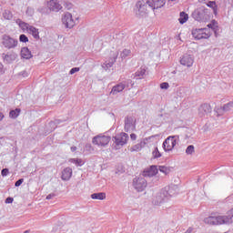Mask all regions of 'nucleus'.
<instances>
[{
    "instance_id": "nucleus-55",
    "label": "nucleus",
    "mask_w": 233,
    "mask_h": 233,
    "mask_svg": "<svg viewBox=\"0 0 233 233\" xmlns=\"http://www.w3.org/2000/svg\"><path fill=\"white\" fill-rule=\"evenodd\" d=\"M76 150H77V147L76 146L71 147V152H76Z\"/></svg>"
},
{
    "instance_id": "nucleus-34",
    "label": "nucleus",
    "mask_w": 233,
    "mask_h": 233,
    "mask_svg": "<svg viewBox=\"0 0 233 233\" xmlns=\"http://www.w3.org/2000/svg\"><path fill=\"white\" fill-rule=\"evenodd\" d=\"M232 108H233V101L228 102L223 106V110H225V112H230Z\"/></svg>"
},
{
    "instance_id": "nucleus-26",
    "label": "nucleus",
    "mask_w": 233,
    "mask_h": 233,
    "mask_svg": "<svg viewBox=\"0 0 233 233\" xmlns=\"http://www.w3.org/2000/svg\"><path fill=\"white\" fill-rule=\"evenodd\" d=\"M16 23L20 26V28H22V30H27L28 31L30 26H31L28 23L24 22L21 19H17Z\"/></svg>"
},
{
    "instance_id": "nucleus-41",
    "label": "nucleus",
    "mask_w": 233,
    "mask_h": 233,
    "mask_svg": "<svg viewBox=\"0 0 233 233\" xmlns=\"http://www.w3.org/2000/svg\"><path fill=\"white\" fill-rule=\"evenodd\" d=\"M35 12V11L34 7H27L25 14L29 17H32V15H34Z\"/></svg>"
},
{
    "instance_id": "nucleus-56",
    "label": "nucleus",
    "mask_w": 233,
    "mask_h": 233,
    "mask_svg": "<svg viewBox=\"0 0 233 233\" xmlns=\"http://www.w3.org/2000/svg\"><path fill=\"white\" fill-rule=\"evenodd\" d=\"M214 15H218V5L213 9Z\"/></svg>"
},
{
    "instance_id": "nucleus-22",
    "label": "nucleus",
    "mask_w": 233,
    "mask_h": 233,
    "mask_svg": "<svg viewBox=\"0 0 233 233\" xmlns=\"http://www.w3.org/2000/svg\"><path fill=\"white\" fill-rule=\"evenodd\" d=\"M20 56L23 59H32L34 57V56H32V51L28 49V47H23Z\"/></svg>"
},
{
    "instance_id": "nucleus-25",
    "label": "nucleus",
    "mask_w": 233,
    "mask_h": 233,
    "mask_svg": "<svg viewBox=\"0 0 233 233\" xmlns=\"http://www.w3.org/2000/svg\"><path fill=\"white\" fill-rule=\"evenodd\" d=\"M146 143L145 141H141L140 143L133 146L130 149L131 152H139L143 149V147H145Z\"/></svg>"
},
{
    "instance_id": "nucleus-60",
    "label": "nucleus",
    "mask_w": 233,
    "mask_h": 233,
    "mask_svg": "<svg viewBox=\"0 0 233 233\" xmlns=\"http://www.w3.org/2000/svg\"><path fill=\"white\" fill-rule=\"evenodd\" d=\"M38 12H40L41 14H43V13H44V12H43V8L38 9Z\"/></svg>"
},
{
    "instance_id": "nucleus-3",
    "label": "nucleus",
    "mask_w": 233,
    "mask_h": 233,
    "mask_svg": "<svg viewBox=\"0 0 233 233\" xmlns=\"http://www.w3.org/2000/svg\"><path fill=\"white\" fill-rule=\"evenodd\" d=\"M130 86H134V82L131 79L124 80L114 86L111 89L110 94H112V96H117V94L123 92L125 88L130 90Z\"/></svg>"
},
{
    "instance_id": "nucleus-54",
    "label": "nucleus",
    "mask_w": 233,
    "mask_h": 233,
    "mask_svg": "<svg viewBox=\"0 0 233 233\" xmlns=\"http://www.w3.org/2000/svg\"><path fill=\"white\" fill-rule=\"evenodd\" d=\"M193 230V228H188L185 233H192Z\"/></svg>"
},
{
    "instance_id": "nucleus-36",
    "label": "nucleus",
    "mask_w": 233,
    "mask_h": 233,
    "mask_svg": "<svg viewBox=\"0 0 233 233\" xmlns=\"http://www.w3.org/2000/svg\"><path fill=\"white\" fill-rule=\"evenodd\" d=\"M157 170L159 172H162V174H165V176H167V174H168V172H170V170L168 169V167H165V166H159Z\"/></svg>"
},
{
    "instance_id": "nucleus-28",
    "label": "nucleus",
    "mask_w": 233,
    "mask_h": 233,
    "mask_svg": "<svg viewBox=\"0 0 233 233\" xmlns=\"http://www.w3.org/2000/svg\"><path fill=\"white\" fill-rule=\"evenodd\" d=\"M106 194L103 193V192L93 193L91 195V199H100V200H103V199H106Z\"/></svg>"
},
{
    "instance_id": "nucleus-53",
    "label": "nucleus",
    "mask_w": 233,
    "mask_h": 233,
    "mask_svg": "<svg viewBox=\"0 0 233 233\" xmlns=\"http://www.w3.org/2000/svg\"><path fill=\"white\" fill-rule=\"evenodd\" d=\"M52 198H56V194L51 193V194L47 195L46 199H52Z\"/></svg>"
},
{
    "instance_id": "nucleus-64",
    "label": "nucleus",
    "mask_w": 233,
    "mask_h": 233,
    "mask_svg": "<svg viewBox=\"0 0 233 233\" xmlns=\"http://www.w3.org/2000/svg\"><path fill=\"white\" fill-rule=\"evenodd\" d=\"M24 233H28V230H25Z\"/></svg>"
},
{
    "instance_id": "nucleus-24",
    "label": "nucleus",
    "mask_w": 233,
    "mask_h": 233,
    "mask_svg": "<svg viewBox=\"0 0 233 233\" xmlns=\"http://www.w3.org/2000/svg\"><path fill=\"white\" fill-rule=\"evenodd\" d=\"M28 34H31L35 39H39V29L31 25L27 30Z\"/></svg>"
},
{
    "instance_id": "nucleus-40",
    "label": "nucleus",
    "mask_w": 233,
    "mask_h": 233,
    "mask_svg": "<svg viewBox=\"0 0 233 233\" xmlns=\"http://www.w3.org/2000/svg\"><path fill=\"white\" fill-rule=\"evenodd\" d=\"M114 66V62H105L102 65V68H105V70H108V68H112Z\"/></svg>"
},
{
    "instance_id": "nucleus-10",
    "label": "nucleus",
    "mask_w": 233,
    "mask_h": 233,
    "mask_svg": "<svg viewBox=\"0 0 233 233\" xmlns=\"http://www.w3.org/2000/svg\"><path fill=\"white\" fill-rule=\"evenodd\" d=\"M133 187L137 192H143L147 188V179L145 177H135L133 179Z\"/></svg>"
},
{
    "instance_id": "nucleus-45",
    "label": "nucleus",
    "mask_w": 233,
    "mask_h": 233,
    "mask_svg": "<svg viewBox=\"0 0 233 233\" xmlns=\"http://www.w3.org/2000/svg\"><path fill=\"white\" fill-rule=\"evenodd\" d=\"M207 6H208L209 8H212V10L218 6V5H216V1H208L207 3Z\"/></svg>"
},
{
    "instance_id": "nucleus-19",
    "label": "nucleus",
    "mask_w": 233,
    "mask_h": 233,
    "mask_svg": "<svg viewBox=\"0 0 233 233\" xmlns=\"http://www.w3.org/2000/svg\"><path fill=\"white\" fill-rule=\"evenodd\" d=\"M158 172L157 166H150L149 168L145 169L143 172L144 177H154Z\"/></svg>"
},
{
    "instance_id": "nucleus-12",
    "label": "nucleus",
    "mask_w": 233,
    "mask_h": 233,
    "mask_svg": "<svg viewBox=\"0 0 233 233\" xmlns=\"http://www.w3.org/2000/svg\"><path fill=\"white\" fill-rule=\"evenodd\" d=\"M162 190H164V194L168 199L173 198V196H177V194H179V187L176 184H171L169 187H165Z\"/></svg>"
},
{
    "instance_id": "nucleus-33",
    "label": "nucleus",
    "mask_w": 233,
    "mask_h": 233,
    "mask_svg": "<svg viewBox=\"0 0 233 233\" xmlns=\"http://www.w3.org/2000/svg\"><path fill=\"white\" fill-rule=\"evenodd\" d=\"M155 3V8L156 10L159 8H163L165 6V0H153Z\"/></svg>"
},
{
    "instance_id": "nucleus-35",
    "label": "nucleus",
    "mask_w": 233,
    "mask_h": 233,
    "mask_svg": "<svg viewBox=\"0 0 233 233\" xmlns=\"http://www.w3.org/2000/svg\"><path fill=\"white\" fill-rule=\"evenodd\" d=\"M152 156L154 159H159L161 157V152H159V149L157 147H155L154 151L152 152Z\"/></svg>"
},
{
    "instance_id": "nucleus-31",
    "label": "nucleus",
    "mask_w": 233,
    "mask_h": 233,
    "mask_svg": "<svg viewBox=\"0 0 233 233\" xmlns=\"http://www.w3.org/2000/svg\"><path fill=\"white\" fill-rule=\"evenodd\" d=\"M69 163H73L76 167H83L85 165V162L81 158H70Z\"/></svg>"
},
{
    "instance_id": "nucleus-59",
    "label": "nucleus",
    "mask_w": 233,
    "mask_h": 233,
    "mask_svg": "<svg viewBox=\"0 0 233 233\" xmlns=\"http://www.w3.org/2000/svg\"><path fill=\"white\" fill-rule=\"evenodd\" d=\"M207 0H198V3H205Z\"/></svg>"
},
{
    "instance_id": "nucleus-5",
    "label": "nucleus",
    "mask_w": 233,
    "mask_h": 233,
    "mask_svg": "<svg viewBox=\"0 0 233 233\" xmlns=\"http://www.w3.org/2000/svg\"><path fill=\"white\" fill-rule=\"evenodd\" d=\"M192 17L195 19V21H207L208 19V9L206 8L205 6H200L197 8L193 13H192Z\"/></svg>"
},
{
    "instance_id": "nucleus-29",
    "label": "nucleus",
    "mask_w": 233,
    "mask_h": 233,
    "mask_svg": "<svg viewBox=\"0 0 233 233\" xmlns=\"http://www.w3.org/2000/svg\"><path fill=\"white\" fill-rule=\"evenodd\" d=\"M180 25H185L188 21V15L185 12H180V17L178 18Z\"/></svg>"
},
{
    "instance_id": "nucleus-58",
    "label": "nucleus",
    "mask_w": 233,
    "mask_h": 233,
    "mask_svg": "<svg viewBox=\"0 0 233 233\" xmlns=\"http://www.w3.org/2000/svg\"><path fill=\"white\" fill-rule=\"evenodd\" d=\"M67 8H72V4H68Z\"/></svg>"
},
{
    "instance_id": "nucleus-8",
    "label": "nucleus",
    "mask_w": 233,
    "mask_h": 233,
    "mask_svg": "<svg viewBox=\"0 0 233 233\" xmlns=\"http://www.w3.org/2000/svg\"><path fill=\"white\" fill-rule=\"evenodd\" d=\"M111 137L105 135H97L93 137L92 143L93 145H96V147H106L108 143H110Z\"/></svg>"
},
{
    "instance_id": "nucleus-11",
    "label": "nucleus",
    "mask_w": 233,
    "mask_h": 233,
    "mask_svg": "<svg viewBox=\"0 0 233 233\" xmlns=\"http://www.w3.org/2000/svg\"><path fill=\"white\" fill-rule=\"evenodd\" d=\"M136 117L135 116H126L124 123V129L126 132H134L136 130Z\"/></svg>"
},
{
    "instance_id": "nucleus-20",
    "label": "nucleus",
    "mask_w": 233,
    "mask_h": 233,
    "mask_svg": "<svg viewBox=\"0 0 233 233\" xmlns=\"http://www.w3.org/2000/svg\"><path fill=\"white\" fill-rule=\"evenodd\" d=\"M208 28H211V30L215 34V37H218L219 35V25L218 24V21L212 20L208 25Z\"/></svg>"
},
{
    "instance_id": "nucleus-43",
    "label": "nucleus",
    "mask_w": 233,
    "mask_h": 233,
    "mask_svg": "<svg viewBox=\"0 0 233 233\" xmlns=\"http://www.w3.org/2000/svg\"><path fill=\"white\" fill-rule=\"evenodd\" d=\"M85 150L86 152H94V147H92V144L87 143L86 144Z\"/></svg>"
},
{
    "instance_id": "nucleus-39",
    "label": "nucleus",
    "mask_w": 233,
    "mask_h": 233,
    "mask_svg": "<svg viewBox=\"0 0 233 233\" xmlns=\"http://www.w3.org/2000/svg\"><path fill=\"white\" fill-rule=\"evenodd\" d=\"M146 6H149V8H151L152 10H156V4L154 0H147L146 2Z\"/></svg>"
},
{
    "instance_id": "nucleus-21",
    "label": "nucleus",
    "mask_w": 233,
    "mask_h": 233,
    "mask_svg": "<svg viewBox=\"0 0 233 233\" xmlns=\"http://www.w3.org/2000/svg\"><path fill=\"white\" fill-rule=\"evenodd\" d=\"M72 174H73L72 168L71 167H66L62 171L61 179L63 181H70V177H72Z\"/></svg>"
},
{
    "instance_id": "nucleus-13",
    "label": "nucleus",
    "mask_w": 233,
    "mask_h": 233,
    "mask_svg": "<svg viewBox=\"0 0 233 233\" xmlns=\"http://www.w3.org/2000/svg\"><path fill=\"white\" fill-rule=\"evenodd\" d=\"M62 23L66 28H74V26H76V21L70 13L65 14V15L62 17Z\"/></svg>"
},
{
    "instance_id": "nucleus-2",
    "label": "nucleus",
    "mask_w": 233,
    "mask_h": 233,
    "mask_svg": "<svg viewBox=\"0 0 233 233\" xmlns=\"http://www.w3.org/2000/svg\"><path fill=\"white\" fill-rule=\"evenodd\" d=\"M133 12L137 19H143V17H147L148 11L147 9V3L145 0H138L135 5Z\"/></svg>"
},
{
    "instance_id": "nucleus-9",
    "label": "nucleus",
    "mask_w": 233,
    "mask_h": 233,
    "mask_svg": "<svg viewBox=\"0 0 233 233\" xmlns=\"http://www.w3.org/2000/svg\"><path fill=\"white\" fill-rule=\"evenodd\" d=\"M17 39H14L8 35H4L2 37V45L8 50L15 48V46H17Z\"/></svg>"
},
{
    "instance_id": "nucleus-37",
    "label": "nucleus",
    "mask_w": 233,
    "mask_h": 233,
    "mask_svg": "<svg viewBox=\"0 0 233 233\" xmlns=\"http://www.w3.org/2000/svg\"><path fill=\"white\" fill-rule=\"evenodd\" d=\"M195 152V147L194 145H189L187 149H186V154H187V156H192V154Z\"/></svg>"
},
{
    "instance_id": "nucleus-6",
    "label": "nucleus",
    "mask_w": 233,
    "mask_h": 233,
    "mask_svg": "<svg viewBox=\"0 0 233 233\" xmlns=\"http://www.w3.org/2000/svg\"><path fill=\"white\" fill-rule=\"evenodd\" d=\"M128 139H129L128 134L124 132L119 133L115 137H113V141L115 143L116 150H119L121 147H125V145H127V143L128 142Z\"/></svg>"
},
{
    "instance_id": "nucleus-49",
    "label": "nucleus",
    "mask_w": 233,
    "mask_h": 233,
    "mask_svg": "<svg viewBox=\"0 0 233 233\" xmlns=\"http://www.w3.org/2000/svg\"><path fill=\"white\" fill-rule=\"evenodd\" d=\"M5 203H6V204L14 203V198L9 197V198H5Z\"/></svg>"
},
{
    "instance_id": "nucleus-52",
    "label": "nucleus",
    "mask_w": 233,
    "mask_h": 233,
    "mask_svg": "<svg viewBox=\"0 0 233 233\" xmlns=\"http://www.w3.org/2000/svg\"><path fill=\"white\" fill-rule=\"evenodd\" d=\"M3 68H5V66H3L2 63H0V76H3V74H5V71L3 70Z\"/></svg>"
},
{
    "instance_id": "nucleus-7",
    "label": "nucleus",
    "mask_w": 233,
    "mask_h": 233,
    "mask_svg": "<svg viewBox=\"0 0 233 233\" xmlns=\"http://www.w3.org/2000/svg\"><path fill=\"white\" fill-rule=\"evenodd\" d=\"M191 34L197 41L208 39L211 35L208 28H196L191 31Z\"/></svg>"
},
{
    "instance_id": "nucleus-63",
    "label": "nucleus",
    "mask_w": 233,
    "mask_h": 233,
    "mask_svg": "<svg viewBox=\"0 0 233 233\" xmlns=\"http://www.w3.org/2000/svg\"><path fill=\"white\" fill-rule=\"evenodd\" d=\"M55 123L54 122H50V125H54Z\"/></svg>"
},
{
    "instance_id": "nucleus-62",
    "label": "nucleus",
    "mask_w": 233,
    "mask_h": 233,
    "mask_svg": "<svg viewBox=\"0 0 233 233\" xmlns=\"http://www.w3.org/2000/svg\"><path fill=\"white\" fill-rule=\"evenodd\" d=\"M158 116H159V117H162V116H163V114L158 115Z\"/></svg>"
},
{
    "instance_id": "nucleus-16",
    "label": "nucleus",
    "mask_w": 233,
    "mask_h": 233,
    "mask_svg": "<svg viewBox=\"0 0 233 233\" xmlns=\"http://www.w3.org/2000/svg\"><path fill=\"white\" fill-rule=\"evenodd\" d=\"M47 8H49L50 12H60V10H63V5L59 4L58 0H49Z\"/></svg>"
},
{
    "instance_id": "nucleus-44",
    "label": "nucleus",
    "mask_w": 233,
    "mask_h": 233,
    "mask_svg": "<svg viewBox=\"0 0 233 233\" xmlns=\"http://www.w3.org/2000/svg\"><path fill=\"white\" fill-rule=\"evenodd\" d=\"M170 85H168V82H164L160 84L161 90H168Z\"/></svg>"
},
{
    "instance_id": "nucleus-32",
    "label": "nucleus",
    "mask_w": 233,
    "mask_h": 233,
    "mask_svg": "<svg viewBox=\"0 0 233 233\" xmlns=\"http://www.w3.org/2000/svg\"><path fill=\"white\" fill-rule=\"evenodd\" d=\"M3 17H4V19L10 21L13 19L14 15L12 14V12L10 10H5L3 13Z\"/></svg>"
},
{
    "instance_id": "nucleus-47",
    "label": "nucleus",
    "mask_w": 233,
    "mask_h": 233,
    "mask_svg": "<svg viewBox=\"0 0 233 233\" xmlns=\"http://www.w3.org/2000/svg\"><path fill=\"white\" fill-rule=\"evenodd\" d=\"M25 183V178H19L15 183V187H21Z\"/></svg>"
},
{
    "instance_id": "nucleus-51",
    "label": "nucleus",
    "mask_w": 233,
    "mask_h": 233,
    "mask_svg": "<svg viewBox=\"0 0 233 233\" xmlns=\"http://www.w3.org/2000/svg\"><path fill=\"white\" fill-rule=\"evenodd\" d=\"M130 138H131L132 141H136V139H137V135L132 133V134L130 135Z\"/></svg>"
},
{
    "instance_id": "nucleus-46",
    "label": "nucleus",
    "mask_w": 233,
    "mask_h": 233,
    "mask_svg": "<svg viewBox=\"0 0 233 233\" xmlns=\"http://www.w3.org/2000/svg\"><path fill=\"white\" fill-rule=\"evenodd\" d=\"M8 174H10V171L8 168H3L1 171V176L3 177H6V176H8Z\"/></svg>"
},
{
    "instance_id": "nucleus-38",
    "label": "nucleus",
    "mask_w": 233,
    "mask_h": 233,
    "mask_svg": "<svg viewBox=\"0 0 233 233\" xmlns=\"http://www.w3.org/2000/svg\"><path fill=\"white\" fill-rule=\"evenodd\" d=\"M214 112H216L218 116H223V114H225V112L227 111L223 109V106H220V107H215Z\"/></svg>"
},
{
    "instance_id": "nucleus-57",
    "label": "nucleus",
    "mask_w": 233,
    "mask_h": 233,
    "mask_svg": "<svg viewBox=\"0 0 233 233\" xmlns=\"http://www.w3.org/2000/svg\"><path fill=\"white\" fill-rule=\"evenodd\" d=\"M2 119H5V115H4L2 112H0V121H1Z\"/></svg>"
},
{
    "instance_id": "nucleus-48",
    "label": "nucleus",
    "mask_w": 233,
    "mask_h": 233,
    "mask_svg": "<svg viewBox=\"0 0 233 233\" xmlns=\"http://www.w3.org/2000/svg\"><path fill=\"white\" fill-rule=\"evenodd\" d=\"M76 72H79V67L71 68L69 71V74H70V76H73V74H76Z\"/></svg>"
},
{
    "instance_id": "nucleus-1",
    "label": "nucleus",
    "mask_w": 233,
    "mask_h": 233,
    "mask_svg": "<svg viewBox=\"0 0 233 233\" xmlns=\"http://www.w3.org/2000/svg\"><path fill=\"white\" fill-rule=\"evenodd\" d=\"M232 215L208 217L204 222L208 225H232L233 223V208L230 210Z\"/></svg>"
},
{
    "instance_id": "nucleus-50",
    "label": "nucleus",
    "mask_w": 233,
    "mask_h": 233,
    "mask_svg": "<svg viewBox=\"0 0 233 233\" xmlns=\"http://www.w3.org/2000/svg\"><path fill=\"white\" fill-rule=\"evenodd\" d=\"M19 76H23L24 77H28V72L22 71V72L19 73Z\"/></svg>"
},
{
    "instance_id": "nucleus-27",
    "label": "nucleus",
    "mask_w": 233,
    "mask_h": 233,
    "mask_svg": "<svg viewBox=\"0 0 233 233\" xmlns=\"http://www.w3.org/2000/svg\"><path fill=\"white\" fill-rule=\"evenodd\" d=\"M19 114H21V109L15 108L9 112V117H11V119H17V117H19Z\"/></svg>"
},
{
    "instance_id": "nucleus-14",
    "label": "nucleus",
    "mask_w": 233,
    "mask_h": 233,
    "mask_svg": "<svg viewBox=\"0 0 233 233\" xmlns=\"http://www.w3.org/2000/svg\"><path fill=\"white\" fill-rule=\"evenodd\" d=\"M2 59L5 65H12V63L17 59V54L15 52H9L7 54L3 53Z\"/></svg>"
},
{
    "instance_id": "nucleus-17",
    "label": "nucleus",
    "mask_w": 233,
    "mask_h": 233,
    "mask_svg": "<svg viewBox=\"0 0 233 233\" xmlns=\"http://www.w3.org/2000/svg\"><path fill=\"white\" fill-rule=\"evenodd\" d=\"M166 201H168V197L165 194L164 189H161V191L157 193L154 203L155 205H161L162 203H166Z\"/></svg>"
},
{
    "instance_id": "nucleus-61",
    "label": "nucleus",
    "mask_w": 233,
    "mask_h": 233,
    "mask_svg": "<svg viewBox=\"0 0 233 233\" xmlns=\"http://www.w3.org/2000/svg\"><path fill=\"white\" fill-rule=\"evenodd\" d=\"M56 123L59 125V123H61V120H56Z\"/></svg>"
},
{
    "instance_id": "nucleus-30",
    "label": "nucleus",
    "mask_w": 233,
    "mask_h": 233,
    "mask_svg": "<svg viewBox=\"0 0 233 233\" xmlns=\"http://www.w3.org/2000/svg\"><path fill=\"white\" fill-rule=\"evenodd\" d=\"M121 59H127V57H132V51L130 49H124L120 53Z\"/></svg>"
},
{
    "instance_id": "nucleus-42",
    "label": "nucleus",
    "mask_w": 233,
    "mask_h": 233,
    "mask_svg": "<svg viewBox=\"0 0 233 233\" xmlns=\"http://www.w3.org/2000/svg\"><path fill=\"white\" fill-rule=\"evenodd\" d=\"M19 41L20 43H28V36H26L25 34H22L19 36Z\"/></svg>"
},
{
    "instance_id": "nucleus-15",
    "label": "nucleus",
    "mask_w": 233,
    "mask_h": 233,
    "mask_svg": "<svg viewBox=\"0 0 233 233\" xmlns=\"http://www.w3.org/2000/svg\"><path fill=\"white\" fill-rule=\"evenodd\" d=\"M180 65L190 68L194 65V56L192 55L186 54L180 58Z\"/></svg>"
},
{
    "instance_id": "nucleus-23",
    "label": "nucleus",
    "mask_w": 233,
    "mask_h": 233,
    "mask_svg": "<svg viewBox=\"0 0 233 233\" xmlns=\"http://www.w3.org/2000/svg\"><path fill=\"white\" fill-rule=\"evenodd\" d=\"M147 74V69L140 67L137 71L134 74V79H143L145 75Z\"/></svg>"
},
{
    "instance_id": "nucleus-4",
    "label": "nucleus",
    "mask_w": 233,
    "mask_h": 233,
    "mask_svg": "<svg viewBox=\"0 0 233 233\" xmlns=\"http://www.w3.org/2000/svg\"><path fill=\"white\" fill-rule=\"evenodd\" d=\"M177 141H179V136H169L164 140L162 148H164L166 152H172L176 145H177Z\"/></svg>"
},
{
    "instance_id": "nucleus-18",
    "label": "nucleus",
    "mask_w": 233,
    "mask_h": 233,
    "mask_svg": "<svg viewBox=\"0 0 233 233\" xmlns=\"http://www.w3.org/2000/svg\"><path fill=\"white\" fill-rule=\"evenodd\" d=\"M212 112V106L209 104H202L198 108V116L203 117L207 116V114H210Z\"/></svg>"
}]
</instances>
